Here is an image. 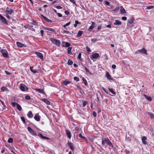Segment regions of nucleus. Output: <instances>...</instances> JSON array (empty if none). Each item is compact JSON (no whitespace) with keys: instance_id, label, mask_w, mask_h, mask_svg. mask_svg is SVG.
I'll return each mask as SVG.
<instances>
[{"instance_id":"obj_64","label":"nucleus","mask_w":154,"mask_h":154,"mask_svg":"<svg viewBox=\"0 0 154 154\" xmlns=\"http://www.w3.org/2000/svg\"><path fill=\"white\" fill-rule=\"evenodd\" d=\"M56 8L58 9H61L62 8V7L60 6H58L56 7Z\"/></svg>"},{"instance_id":"obj_46","label":"nucleus","mask_w":154,"mask_h":154,"mask_svg":"<svg viewBox=\"0 0 154 154\" xmlns=\"http://www.w3.org/2000/svg\"><path fill=\"white\" fill-rule=\"evenodd\" d=\"M97 40H98L97 39V38H92L91 40V41L92 42H94V43L95 42H96L97 41Z\"/></svg>"},{"instance_id":"obj_55","label":"nucleus","mask_w":154,"mask_h":154,"mask_svg":"<svg viewBox=\"0 0 154 154\" xmlns=\"http://www.w3.org/2000/svg\"><path fill=\"white\" fill-rule=\"evenodd\" d=\"M106 27H107V28H111L112 27H111V23H109V24L108 25H106Z\"/></svg>"},{"instance_id":"obj_10","label":"nucleus","mask_w":154,"mask_h":154,"mask_svg":"<svg viewBox=\"0 0 154 154\" xmlns=\"http://www.w3.org/2000/svg\"><path fill=\"white\" fill-rule=\"evenodd\" d=\"M106 76L108 79L111 80H113V79L111 75L107 71H106Z\"/></svg>"},{"instance_id":"obj_41","label":"nucleus","mask_w":154,"mask_h":154,"mask_svg":"<svg viewBox=\"0 0 154 154\" xmlns=\"http://www.w3.org/2000/svg\"><path fill=\"white\" fill-rule=\"evenodd\" d=\"M86 49L88 53H90L91 51L90 48L88 46L86 47Z\"/></svg>"},{"instance_id":"obj_31","label":"nucleus","mask_w":154,"mask_h":154,"mask_svg":"<svg viewBox=\"0 0 154 154\" xmlns=\"http://www.w3.org/2000/svg\"><path fill=\"white\" fill-rule=\"evenodd\" d=\"M72 47H69L67 49V53L68 54H71V50L72 49Z\"/></svg>"},{"instance_id":"obj_47","label":"nucleus","mask_w":154,"mask_h":154,"mask_svg":"<svg viewBox=\"0 0 154 154\" xmlns=\"http://www.w3.org/2000/svg\"><path fill=\"white\" fill-rule=\"evenodd\" d=\"M62 33L63 34L66 33V34H69V31H67L66 30H63L62 32Z\"/></svg>"},{"instance_id":"obj_59","label":"nucleus","mask_w":154,"mask_h":154,"mask_svg":"<svg viewBox=\"0 0 154 154\" xmlns=\"http://www.w3.org/2000/svg\"><path fill=\"white\" fill-rule=\"evenodd\" d=\"M6 17L8 19H11V17L8 15V14H6Z\"/></svg>"},{"instance_id":"obj_11","label":"nucleus","mask_w":154,"mask_h":154,"mask_svg":"<svg viewBox=\"0 0 154 154\" xmlns=\"http://www.w3.org/2000/svg\"><path fill=\"white\" fill-rule=\"evenodd\" d=\"M35 54L41 60H43V56L41 53L36 52Z\"/></svg>"},{"instance_id":"obj_62","label":"nucleus","mask_w":154,"mask_h":154,"mask_svg":"<svg viewBox=\"0 0 154 154\" xmlns=\"http://www.w3.org/2000/svg\"><path fill=\"white\" fill-rule=\"evenodd\" d=\"M75 87L78 88V89H79L80 90H82V88L80 87H79V86L78 85H75Z\"/></svg>"},{"instance_id":"obj_18","label":"nucleus","mask_w":154,"mask_h":154,"mask_svg":"<svg viewBox=\"0 0 154 154\" xmlns=\"http://www.w3.org/2000/svg\"><path fill=\"white\" fill-rule=\"evenodd\" d=\"M143 95L148 101H152V98L150 96H148L145 94H144Z\"/></svg>"},{"instance_id":"obj_29","label":"nucleus","mask_w":154,"mask_h":154,"mask_svg":"<svg viewBox=\"0 0 154 154\" xmlns=\"http://www.w3.org/2000/svg\"><path fill=\"white\" fill-rule=\"evenodd\" d=\"M83 33V31H79L77 34V37H80Z\"/></svg>"},{"instance_id":"obj_2","label":"nucleus","mask_w":154,"mask_h":154,"mask_svg":"<svg viewBox=\"0 0 154 154\" xmlns=\"http://www.w3.org/2000/svg\"><path fill=\"white\" fill-rule=\"evenodd\" d=\"M134 20V19L133 17H131L128 20V23L127 24V28H131L133 26V23Z\"/></svg>"},{"instance_id":"obj_7","label":"nucleus","mask_w":154,"mask_h":154,"mask_svg":"<svg viewBox=\"0 0 154 154\" xmlns=\"http://www.w3.org/2000/svg\"><path fill=\"white\" fill-rule=\"evenodd\" d=\"M137 52H139L142 54H147L146 51L144 48H143L141 49L138 50Z\"/></svg>"},{"instance_id":"obj_34","label":"nucleus","mask_w":154,"mask_h":154,"mask_svg":"<svg viewBox=\"0 0 154 154\" xmlns=\"http://www.w3.org/2000/svg\"><path fill=\"white\" fill-rule=\"evenodd\" d=\"M70 148L73 151L74 150V148L72 144L71 143H69L68 144Z\"/></svg>"},{"instance_id":"obj_57","label":"nucleus","mask_w":154,"mask_h":154,"mask_svg":"<svg viewBox=\"0 0 154 154\" xmlns=\"http://www.w3.org/2000/svg\"><path fill=\"white\" fill-rule=\"evenodd\" d=\"M122 19L123 20H127V18L126 17H122Z\"/></svg>"},{"instance_id":"obj_26","label":"nucleus","mask_w":154,"mask_h":154,"mask_svg":"<svg viewBox=\"0 0 154 154\" xmlns=\"http://www.w3.org/2000/svg\"><path fill=\"white\" fill-rule=\"evenodd\" d=\"M109 90L112 94H113V96L116 94V93L114 91V89L113 88H109Z\"/></svg>"},{"instance_id":"obj_52","label":"nucleus","mask_w":154,"mask_h":154,"mask_svg":"<svg viewBox=\"0 0 154 154\" xmlns=\"http://www.w3.org/2000/svg\"><path fill=\"white\" fill-rule=\"evenodd\" d=\"M105 3L106 5H108V6L110 5V3L107 1H105Z\"/></svg>"},{"instance_id":"obj_24","label":"nucleus","mask_w":154,"mask_h":154,"mask_svg":"<svg viewBox=\"0 0 154 154\" xmlns=\"http://www.w3.org/2000/svg\"><path fill=\"white\" fill-rule=\"evenodd\" d=\"M42 17H43L44 19L47 22H52V21L50 20H49L47 18H46L45 16H44L42 15Z\"/></svg>"},{"instance_id":"obj_44","label":"nucleus","mask_w":154,"mask_h":154,"mask_svg":"<svg viewBox=\"0 0 154 154\" xmlns=\"http://www.w3.org/2000/svg\"><path fill=\"white\" fill-rule=\"evenodd\" d=\"M154 8V6H150L146 7V8L147 9H150L152 8Z\"/></svg>"},{"instance_id":"obj_16","label":"nucleus","mask_w":154,"mask_h":154,"mask_svg":"<svg viewBox=\"0 0 154 154\" xmlns=\"http://www.w3.org/2000/svg\"><path fill=\"white\" fill-rule=\"evenodd\" d=\"M146 137L145 136H143L142 138V142L143 143L144 145H146L147 144V143L146 141Z\"/></svg>"},{"instance_id":"obj_23","label":"nucleus","mask_w":154,"mask_h":154,"mask_svg":"<svg viewBox=\"0 0 154 154\" xmlns=\"http://www.w3.org/2000/svg\"><path fill=\"white\" fill-rule=\"evenodd\" d=\"M121 24V22L119 20H116L115 21V22L114 23V25H119Z\"/></svg>"},{"instance_id":"obj_1","label":"nucleus","mask_w":154,"mask_h":154,"mask_svg":"<svg viewBox=\"0 0 154 154\" xmlns=\"http://www.w3.org/2000/svg\"><path fill=\"white\" fill-rule=\"evenodd\" d=\"M50 40L53 44L57 45L58 47H60L61 42L59 40L54 39L51 38H50Z\"/></svg>"},{"instance_id":"obj_54","label":"nucleus","mask_w":154,"mask_h":154,"mask_svg":"<svg viewBox=\"0 0 154 154\" xmlns=\"http://www.w3.org/2000/svg\"><path fill=\"white\" fill-rule=\"evenodd\" d=\"M93 115L94 117H96L97 116V113L94 111L93 112Z\"/></svg>"},{"instance_id":"obj_40","label":"nucleus","mask_w":154,"mask_h":154,"mask_svg":"<svg viewBox=\"0 0 154 154\" xmlns=\"http://www.w3.org/2000/svg\"><path fill=\"white\" fill-rule=\"evenodd\" d=\"M88 103L87 101H84L83 103V107H85L86 106V105Z\"/></svg>"},{"instance_id":"obj_13","label":"nucleus","mask_w":154,"mask_h":154,"mask_svg":"<svg viewBox=\"0 0 154 154\" xmlns=\"http://www.w3.org/2000/svg\"><path fill=\"white\" fill-rule=\"evenodd\" d=\"M42 28L45 30H47L48 31H50L52 32H55V30L54 29H52V28H48V27H45V26H43L42 27Z\"/></svg>"},{"instance_id":"obj_60","label":"nucleus","mask_w":154,"mask_h":154,"mask_svg":"<svg viewBox=\"0 0 154 154\" xmlns=\"http://www.w3.org/2000/svg\"><path fill=\"white\" fill-rule=\"evenodd\" d=\"M44 30H41L40 31V33L41 34V36H43L44 35Z\"/></svg>"},{"instance_id":"obj_48","label":"nucleus","mask_w":154,"mask_h":154,"mask_svg":"<svg viewBox=\"0 0 154 154\" xmlns=\"http://www.w3.org/2000/svg\"><path fill=\"white\" fill-rule=\"evenodd\" d=\"M11 105L14 107H15L16 106H17V104L18 103H15V102H12L11 103Z\"/></svg>"},{"instance_id":"obj_39","label":"nucleus","mask_w":154,"mask_h":154,"mask_svg":"<svg viewBox=\"0 0 154 154\" xmlns=\"http://www.w3.org/2000/svg\"><path fill=\"white\" fill-rule=\"evenodd\" d=\"M13 142V139L12 138H9L8 140V142L9 143H12Z\"/></svg>"},{"instance_id":"obj_15","label":"nucleus","mask_w":154,"mask_h":154,"mask_svg":"<svg viewBox=\"0 0 154 154\" xmlns=\"http://www.w3.org/2000/svg\"><path fill=\"white\" fill-rule=\"evenodd\" d=\"M35 91L38 93H41L43 94H45V92H44V91L43 89L39 88L35 89Z\"/></svg>"},{"instance_id":"obj_42","label":"nucleus","mask_w":154,"mask_h":154,"mask_svg":"<svg viewBox=\"0 0 154 154\" xmlns=\"http://www.w3.org/2000/svg\"><path fill=\"white\" fill-rule=\"evenodd\" d=\"M74 79L75 80L76 82H78L79 81V78L76 76H75L74 77Z\"/></svg>"},{"instance_id":"obj_35","label":"nucleus","mask_w":154,"mask_h":154,"mask_svg":"<svg viewBox=\"0 0 154 154\" xmlns=\"http://www.w3.org/2000/svg\"><path fill=\"white\" fill-rule=\"evenodd\" d=\"M82 80L83 81L85 85L86 86L88 85L86 79L84 78V77H83L82 78Z\"/></svg>"},{"instance_id":"obj_50","label":"nucleus","mask_w":154,"mask_h":154,"mask_svg":"<svg viewBox=\"0 0 154 154\" xmlns=\"http://www.w3.org/2000/svg\"><path fill=\"white\" fill-rule=\"evenodd\" d=\"M102 89L107 94H109L108 92L107 89H106V88H104L103 87Z\"/></svg>"},{"instance_id":"obj_5","label":"nucleus","mask_w":154,"mask_h":154,"mask_svg":"<svg viewBox=\"0 0 154 154\" xmlns=\"http://www.w3.org/2000/svg\"><path fill=\"white\" fill-rule=\"evenodd\" d=\"M1 52L2 53V56L4 57H8V53L5 49H2L1 50Z\"/></svg>"},{"instance_id":"obj_20","label":"nucleus","mask_w":154,"mask_h":154,"mask_svg":"<svg viewBox=\"0 0 154 154\" xmlns=\"http://www.w3.org/2000/svg\"><path fill=\"white\" fill-rule=\"evenodd\" d=\"M42 100L47 105L50 104V101L47 99L45 98H43L42 99Z\"/></svg>"},{"instance_id":"obj_45","label":"nucleus","mask_w":154,"mask_h":154,"mask_svg":"<svg viewBox=\"0 0 154 154\" xmlns=\"http://www.w3.org/2000/svg\"><path fill=\"white\" fill-rule=\"evenodd\" d=\"M102 144L103 145H104L106 143V141H105V138L104 140H103V139H102Z\"/></svg>"},{"instance_id":"obj_49","label":"nucleus","mask_w":154,"mask_h":154,"mask_svg":"<svg viewBox=\"0 0 154 154\" xmlns=\"http://www.w3.org/2000/svg\"><path fill=\"white\" fill-rule=\"evenodd\" d=\"M79 137L80 138H82L83 139H85V138L83 136L82 134H80L79 135Z\"/></svg>"},{"instance_id":"obj_19","label":"nucleus","mask_w":154,"mask_h":154,"mask_svg":"<svg viewBox=\"0 0 154 154\" xmlns=\"http://www.w3.org/2000/svg\"><path fill=\"white\" fill-rule=\"evenodd\" d=\"M27 116L29 118H32L33 116V114L31 111H29L27 114Z\"/></svg>"},{"instance_id":"obj_56","label":"nucleus","mask_w":154,"mask_h":154,"mask_svg":"<svg viewBox=\"0 0 154 154\" xmlns=\"http://www.w3.org/2000/svg\"><path fill=\"white\" fill-rule=\"evenodd\" d=\"M81 54L80 53L79 54L78 57V59H80L81 58Z\"/></svg>"},{"instance_id":"obj_51","label":"nucleus","mask_w":154,"mask_h":154,"mask_svg":"<svg viewBox=\"0 0 154 154\" xmlns=\"http://www.w3.org/2000/svg\"><path fill=\"white\" fill-rule=\"evenodd\" d=\"M25 98L28 100H29L30 99V97L29 95H26L25 97Z\"/></svg>"},{"instance_id":"obj_36","label":"nucleus","mask_w":154,"mask_h":154,"mask_svg":"<svg viewBox=\"0 0 154 154\" xmlns=\"http://www.w3.org/2000/svg\"><path fill=\"white\" fill-rule=\"evenodd\" d=\"M73 62L70 60H69L68 61V64L69 65H71L73 64Z\"/></svg>"},{"instance_id":"obj_58","label":"nucleus","mask_w":154,"mask_h":154,"mask_svg":"<svg viewBox=\"0 0 154 154\" xmlns=\"http://www.w3.org/2000/svg\"><path fill=\"white\" fill-rule=\"evenodd\" d=\"M94 27V26L91 25L89 27V29H93Z\"/></svg>"},{"instance_id":"obj_9","label":"nucleus","mask_w":154,"mask_h":154,"mask_svg":"<svg viewBox=\"0 0 154 154\" xmlns=\"http://www.w3.org/2000/svg\"><path fill=\"white\" fill-rule=\"evenodd\" d=\"M0 19L2 23L5 24H8V23L5 18L1 14H0Z\"/></svg>"},{"instance_id":"obj_3","label":"nucleus","mask_w":154,"mask_h":154,"mask_svg":"<svg viewBox=\"0 0 154 154\" xmlns=\"http://www.w3.org/2000/svg\"><path fill=\"white\" fill-rule=\"evenodd\" d=\"M100 57L99 54L97 53H94L90 56V58L94 61L96 60V59Z\"/></svg>"},{"instance_id":"obj_53","label":"nucleus","mask_w":154,"mask_h":154,"mask_svg":"<svg viewBox=\"0 0 154 154\" xmlns=\"http://www.w3.org/2000/svg\"><path fill=\"white\" fill-rule=\"evenodd\" d=\"M79 128L77 127H76L73 130V131H78L79 130Z\"/></svg>"},{"instance_id":"obj_17","label":"nucleus","mask_w":154,"mask_h":154,"mask_svg":"<svg viewBox=\"0 0 154 154\" xmlns=\"http://www.w3.org/2000/svg\"><path fill=\"white\" fill-rule=\"evenodd\" d=\"M120 11L121 14H124L126 13L125 10L122 6L120 7Z\"/></svg>"},{"instance_id":"obj_63","label":"nucleus","mask_w":154,"mask_h":154,"mask_svg":"<svg viewBox=\"0 0 154 154\" xmlns=\"http://www.w3.org/2000/svg\"><path fill=\"white\" fill-rule=\"evenodd\" d=\"M112 68L113 69H115L116 68V65L113 64L112 65Z\"/></svg>"},{"instance_id":"obj_12","label":"nucleus","mask_w":154,"mask_h":154,"mask_svg":"<svg viewBox=\"0 0 154 154\" xmlns=\"http://www.w3.org/2000/svg\"><path fill=\"white\" fill-rule=\"evenodd\" d=\"M66 133V134L67 135L68 138L69 139H70L71 138V131L67 129H66L65 130Z\"/></svg>"},{"instance_id":"obj_22","label":"nucleus","mask_w":154,"mask_h":154,"mask_svg":"<svg viewBox=\"0 0 154 154\" xmlns=\"http://www.w3.org/2000/svg\"><path fill=\"white\" fill-rule=\"evenodd\" d=\"M16 44L17 46L19 47L22 48L23 46L25 47V46H24V44H23L19 42H17Z\"/></svg>"},{"instance_id":"obj_37","label":"nucleus","mask_w":154,"mask_h":154,"mask_svg":"<svg viewBox=\"0 0 154 154\" xmlns=\"http://www.w3.org/2000/svg\"><path fill=\"white\" fill-rule=\"evenodd\" d=\"M148 114L151 118H154V114L153 113L150 112H148Z\"/></svg>"},{"instance_id":"obj_14","label":"nucleus","mask_w":154,"mask_h":154,"mask_svg":"<svg viewBox=\"0 0 154 154\" xmlns=\"http://www.w3.org/2000/svg\"><path fill=\"white\" fill-rule=\"evenodd\" d=\"M40 116L38 113L36 114L34 117L35 119L37 121L39 122L40 120Z\"/></svg>"},{"instance_id":"obj_25","label":"nucleus","mask_w":154,"mask_h":154,"mask_svg":"<svg viewBox=\"0 0 154 154\" xmlns=\"http://www.w3.org/2000/svg\"><path fill=\"white\" fill-rule=\"evenodd\" d=\"M62 43H65V45H63V47L65 46L67 47H69L71 45V44H70V43L69 42H62Z\"/></svg>"},{"instance_id":"obj_4","label":"nucleus","mask_w":154,"mask_h":154,"mask_svg":"<svg viewBox=\"0 0 154 154\" xmlns=\"http://www.w3.org/2000/svg\"><path fill=\"white\" fill-rule=\"evenodd\" d=\"M20 89L22 91H27L28 90V88L23 84H20Z\"/></svg>"},{"instance_id":"obj_43","label":"nucleus","mask_w":154,"mask_h":154,"mask_svg":"<svg viewBox=\"0 0 154 154\" xmlns=\"http://www.w3.org/2000/svg\"><path fill=\"white\" fill-rule=\"evenodd\" d=\"M85 69L87 72H88L90 74H91V73L89 71V69L86 67H85Z\"/></svg>"},{"instance_id":"obj_8","label":"nucleus","mask_w":154,"mask_h":154,"mask_svg":"<svg viewBox=\"0 0 154 154\" xmlns=\"http://www.w3.org/2000/svg\"><path fill=\"white\" fill-rule=\"evenodd\" d=\"M105 141H106V143L108 146H112L113 147V145L111 142L109 140V139L107 137L105 138Z\"/></svg>"},{"instance_id":"obj_61","label":"nucleus","mask_w":154,"mask_h":154,"mask_svg":"<svg viewBox=\"0 0 154 154\" xmlns=\"http://www.w3.org/2000/svg\"><path fill=\"white\" fill-rule=\"evenodd\" d=\"M125 153L127 154H128L130 153L129 151L128 150L126 149L125 150Z\"/></svg>"},{"instance_id":"obj_28","label":"nucleus","mask_w":154,"mask_h":154,"mask_svg":"<svg viewBox=\"0 0 154 154\" xmlns=\"http://www.w3.org/2000/svg\"><path fill=\"white\" fill-rule=\"evenodd\" d=\"M1 90L3 91H8V89L5 87H2L1 88Z\"/></svg>"},{"instance_id":"obj_32","label":"nucleus","mask_w":154,"mask_h":154,"mask_svg":"<svg viewBox=\"0 0 154 154\" xmlns=\"http://www.w3.org/2000/svg\"><path fill=\"white\" fill-rule=\"evenodd\" d=\"M7 12L9 14L11 15L14 13V10L12 9H10L9 10H7Z\"/></svg>"},{"instance_id":"obj_27","label":"nucleus","mask_w":154,"mask_h":154,"mask_svg":"<svg viewBox=\"0 0 154 154\" xmlns=\"http://www.w3.org/2000/svg\"><path fill=\"white\" fill-rule=\"evenodd\" d=\"M71 82L70 81L66 80L63 81V83L65 85H67L68 84L70 83Z\"/></svg>"},{"instance_id":"obj_6","label":"nucleus","mask_w":154,"mask_h":154,"mask_svg":"<svg viewBox=\"0 0 154 154\" xmlns=\"http://www.w3.org/2000/svg\"><path fill=\"white\" fill-rule=\"evenodd\" d=\"M27 129L29 132L33 135H36V132L33 131L30 127H28L27 128Z\"/></svg>"},{"instance_id":"obj_38","label":"nucleus","mask_w":154,"mask_h":154,"mask_svg":"<svg viewBox=\"0 0 154 154\" xmlns=\"http://www.w3.org/2000/svg\"><path fill=\"white\" fill-rule=\"evenodd\" d=\"M21 119L24 124H25L26 123L25 119L23 117H21Z\"/></svg>"},{"instance_id":"obj_30","label":"nucleus","mask_w":154,"mask_h":154,"mask_svg":"<svg viewBox=\"0 0 154 154\" xmlns=\"http://www.w3.org/2000/svg\"><path fill=\"white\" fill-rule=\"evenodd\" d=\"M30 70L32 72L34 73H36L38 72V71H37L36 70L33 69L32 67H30Z\"/></svg>"},{"instance_id":"obj_21","label":"nucleus","mask_w":154,"mask_h":154,"mask_svg":"<svg viewBox=\"0 0 154 154\" xmlns=\"http://www.w3.org/2000/svg\"><path fill=\"white\" fill-rule=\"evenodd\" d=\"M38 136H39L42 139H49V138L43 136L41 134H39L38 135Z\"/></svg>"},{"instance_id":"obj_33","label":"nucleus","mask_w":154,"mask_h":154,"mask_svg":"<svg viewBox=\"0 0 154 154\" xmlns=\"http://www.w3.org/2000/svg\"><path fill=\"white\" fill-rule=\"evenodd\" d=\"M18 110L19 111H21L22 109V107L19 104H17V106H16Z\"/></svg>"}]
</instances>
